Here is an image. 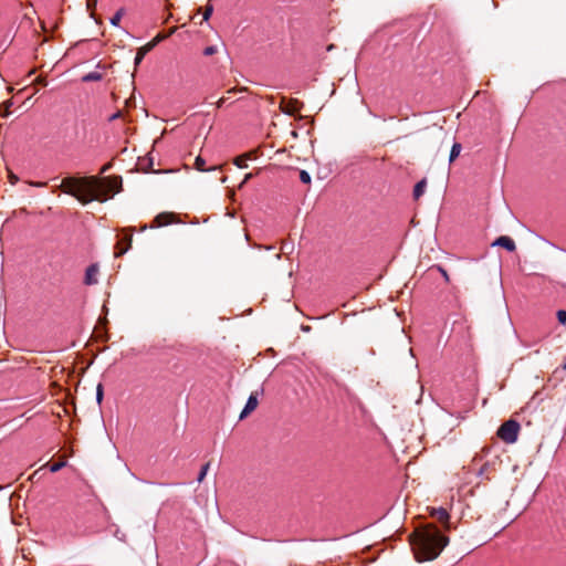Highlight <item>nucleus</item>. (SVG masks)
<instances>
[{
	"mask_svg": "<svg viewBox=\"0 0 566 566\" xmlns=\"http://www.w3.org/2000/svg\"><path fill=\"white\" fill-rule=\"evenodd\" d=\"M156 46V41H151L149 43H147L145 46L138 49L136 55H135V59H134V63L135 65H139L142 63V61L144 60L145 55L154 48Z\"/></svg>",
	"mask_w": 566,
	"mask_h": 566,
	"instance_id": "obj_10",
	"label": "nucleus"
},
{
	"mask_svg": "<svg viewBox=\"0 0 566 566\" xmlns=\"http://www.w3.org/2000/svg\"><path fill=\"white\" fill-rule=\"evenodd\" d=\"M206 160L201 157V156H198L195 160V168L199 171H206Z\"/></svg>",
	"mask_w": 566,
	"mask_h": 566,
	"instance_id": "obj_15",
	"label": "nucleus"
},
{
	"mask_svg": "<svg viewBox=\"0 0 566 566\" xmlns=\"http://www.w3.org/2000/svg\"><path fill=\"white\" fill-rule=\"evenodd\" d=\"M65 465H66L65 461L55 462V463L50 465V471L52 473H55V472L60 471L62 468H64Z\"/></svg>",
	"mask_w": 566,
	"mask_h": 566,
	"instance_id": "obj_18",
	"label": "nucleus"
},
{
	"mask_svg": "<svg viewBox=\"0 0 566 566\" xmlns=\"http://www.w3.org/2000/svg\"><path fill=\"white\" fill-rule=\"evenodd\" d=\"M45 184L44 182H34L32 184V186H35V187H43Z\"/></svg>",
	"mask_w": 566,
	"mask_h": 566,
	"instance_id": "obj_28",
	"label": "nucleus"
},
{
	"mask_svg": "<svg viewBox=\"0 0 566 566\" xmlns=\"http://www.w3.org/2000/svg\"><path fill=\"white\" fill-rule=\"evenodd\" d=\"M97 275H98V265L95 263L88 265L85 271L84 283L86 285L97 284V282H98Z\"/></svg>",
	"mask_w": 566,
	"mask_h": 566,
	"instance_id": "obj_5",
	"label": "nucleus"
},
{
	"mask_svg": "<svg viewBox=\"0 0 566 566\" xmlns=\"http://www.w3.org/2000/svg\"><path fill=\"white\" fill-rule=\"evenodd\" d=\"M431 516L434 517L437 521L446 524L447 528H449L448 523H449L450 515L446 509H443V507L432 509Z\"/></svg>",
	"mask_w": 566,
	"mask_h": 566,
	"instance_id": "obj_9",
	"label": "nucleus"
},
{
	"mask_svg": "<svg viewBox=\"0 0 566 566\" xmlns=\"http://www.w3.org/2000/svg\"><path fill=\"white\" fill-rule=\"evenodd\" d=\"M148 166H153V158L151 157H148Z\"/></svg>",
	"mask_w": 566,
	"mask_h": 566,
	"instance_id": "obj_30",
	"label": "nucleus"
},
{
	"mask_svg": "<svg viewBox=\"0 0 566 566\" xmlns=\"http://www.w3.org/2000/svg\"><path fill=\"white\" fill-rule=\"evenodd\" d=\"M251 177H252V174H247L243 181L240 184L239 187L241 188L248 180H250Z\"/></svg>",
	"mask_w": 566,
	"mask_h": 566,
	"instance_id": "obj_26",
	"label": "nucleus"
},
{
	"mask_svg": "<svg viewBox=\"0 0 566 566\" xmlns=\"http://www.w3.org/2000/svg\"><path fill=\"white\" fill-rule=\"evenodd\" d=\"M462 146L460 143H454L450 150L449 161L452 163L461 153Z\"/></svg>",
	"mask_w": 566,
	"mask_h": 566,
	"instance_id": "obj_13",
	"label": "nucleus"
},
{
	"mask_svg": "<svg viewBox=\"0 0 566 566\" xmlns=\"http://www.w3.org/2000/svg\"><path fill=\"white\" fill-rule=\"evenodd\" d=\"M119 115H120V113H115V114H113V115L109 117V120H114V119L118 118V117H119Z\"/></svg>",
	"mask_w": 566,
	"mask_h": 566,
	"instance_id": "obj_27",
	"label": "nucleus"
},
{
	"mask_svg": "<svg viewBox=\"0 0 566 566\" xmlns=\"http://www.w3.org/2000/svg\"><path fill=\"white\" fill-rule=\"evenodd\" d=\"M174 220V214L172 213H168V212H163V213H159L155 220H154V223L150 224L149 227L150 228H156V227H164V226H168Z\"/></svg>",
	"mask_w": 566,
	"mask_h": 566,
	"instance_id": "obj_8",
	"label": "nucleus"
},
{
	"mask_svg": "<svg viewBox=\"0 0 566 566\" xmlns=\"http://www.w3.org/2000/svg\"><path fill=\"white\" fill-rule=\"evenodd\" d=\"M284 112L287 114H292L294 112V109H284Z\"/></svg>",
	"mask_w": 566,
	"mask_h": 566,
	"instance_id": "obj_32",
	"label": "nucleus"
},
{
	"mask_svg": "<svg viewBox=\"0 0 566 566\" xmlns=\"http://www.w3.org/2000/svg\"><path fill=\"white\" fill-rule=\"evenodd\" d=\"M102 78H103L102 73L90 72L82 77V81L85 83H88V82H97V81H101Z\"/></svg>",
	"mask_w": 566,
	"mask_h": 566,
	"instance_id": "obj_12",
	"label": "nucleus"
},
{
	"mask_svg": "<svg viewBox=\"0 0 566 566\" xmlns=\"http://www.w3.org/2000/svg\"><path fill=\"white\" fill-rule=\"evenodd\" d=\"M258 407V397L254 394H251L245 402L243 410L240 413V420L244 419L249 413H251Z\"/></svg>",
	"mask_w": 566,
	"mask_h": 566,
	"instance_id": "obj_7",
	"label": "nucleus"
},
{
	"mask_svg": "<svg viewBox=\"0 0 566 566\" xmlns=\"http://www.w3.org/2000/svg\"><path fill=\"white\" fill-rule=\"evenodd\" d=\"M103 397H104L103 385L98 384L97 387H96V401H97L98 405L102 403Z\"/></svg>",
	"mask_w": 566,
	"mask_h": 566,
	"instance_id": "obj_17",
	"label": "nucleus"
},
{
	"mask_svg": "<svg viewBox=\"0 0 566 566\" xmlns=\"http://www.w3.org/2000/svg\"><path fill=\"white\" fill-rule=\"evenodd\" d=\"M6 106H7V109H8L10 106H12V102H11V101H8V102L6 103Z\"/></svg>",
	"mask_w": 566,
	"mask_h": 566,
	"instance_id": "obj_29",
	"label": "nucleus"
},
{
	"mask_svg": "<svg viewBox=\"0 0 566 566\" xmlns=\"http://www.w3.org/2000/svg\"><path fill=\"white\" fill-rule=\"evenodd\" d=\"M488 468H489V464H488V463H484V464H483V465L478 470V475H479V476H483V475H484V473L486 472Z\"/></svg>",
	"mask_w": 566,
	"mask_h": 566,
	"instance_id": "obj_25",
	"label": "nucleus"
},
{
	"mask_svg": "<svg viewBox=\"0 0 566 566\" xmlns=\"http://www.w3.org/2000/svg\"><path fill=\"white\" fill-rule=\"evenodd\" d=\"M448 544L449 538L433 524L418 528L410 538L415 558L420 563L436 559Z\"/></svg>",
	"mask_w": 566,
	"mask_h": 566,
	"instance_id": "obj_2",
	"label": "nucleus"
},
{
	"mask_svg": "<svg viewBox=\"0 0 566 566\" xmlns=\"http://www.w3.org/2000/svg\"><path fill=\"white\" fill-rule=\"evenodd\" d=\"M125 234L124 237L118 241L117 243V251L115 252V256L119 258L123 254H125L132 247V240H133V230L127 229L124 230Z\"/></svg>",
	"mask_w": 566,
	"mask_h": 566,
	"instance_id": "obj_4",
	"label": "nucleus"
},
{
	"mask_svg": "<svg viewBox=\"0 0 566 566\" xmlns=\"http://www.w3.org/2000/svg\"><path fill=\"white\" fill-rule=\"evenodd\" d=\"M213 12V7L208 4L205 9L202 20L208 21Z\"/></svg>",
	"mask_w": 566,
	"mask_h": 566,
	"instance_id": "obj_21",
	"label": "nucleus"
},
{
	"mask_svg": "<svg viewBox=\"0 0 566 566\" xmlns=\"http://www.w3.org/2000/svg\"><path fill=\"white\" fill-rule=\"evenodd\" d=\"M209 467H210V463H209V462H208V463H206V464H203V465L201 467V470H200V472H199V474H198V478H197V481H198L199 483H201V482L203 481V479H205V476L207 475V472H208V470H209Z\"/></svg>",
	"mask_w": 566,
	"mask_h": 566,
	"instance_id": "obj_16",
	"label": "nucleus"
},
{
	"mask_svg": "<svg viewBox=\"0 0 566 566\" xmlns=\"http://www.w3.org/2000/svg\"><path fill=\"white\" fill-rule=\"evenodd\" d=\"M124 15V9L120 8L119 10L116 11V13L111 18L109 22L114 27H118L119 25V22H120V19L123 18Z\"/></svg>",
	"mask_w": 566,
	"mask_h": 566,
	"instance_id": "obj_14",
	"label": "nucleus"
},
{
	"mask_svg": "<svg viewBox=\"0 0 566 566\" xmlns=\"http://www.w3.org/2000/svg\"><path fill=\"white\" fill-rule=\"evenodd\" d=\"M426 187H427V180L426 179H421L420 181H418L415 185L413 198L416 200L419 199L424 193Z\"/></svg>",
	"mask_w": 566,
	"mask_h": 566,
	"instance_id": "obj_11",
	"label": "nucleus"
},
{
	"mask_svg": "<svg viewBox=\"0 0 566 566\" xmlns=\"http://www.w3.org/2000/svg\"><path fill=\"white\" fill-rule=\"evenodd\" d=\"M521 426L516 420H507L497 430L499 438L505 443H514L518 438Z\"/></svg>",
	"mask_w": 566,
	"mask_h": 566,
	"instance_id": "obj_3",
	"label": "nucleus"
},
{
	"mask_svg": "<svg viewBox=\"0 0 566 566\" xmlns=\"http://www.w3.org/2000/svg\"><path fill=\"white\" fill-rule=\"evenodd\" d=\"M557 319L562 325H566V311L558 310L556 313Z\"/></svg>",
	"mask_w": 566,
	"mask_h": 566,
	"instance_id": "obj_20",
	"label": "nucleus"
},
{
	"mask_svg": "<svg viewBox=\"0 0 566 566\" xmlns=\"http://www.w3.org/2000/svg\"><path fill=\"white\" fill-rule=\"evenodd\" d=\"M492 245L494 247H501V248H504L505 250H507L509 252H513L515 251L516 249V245H515V242L512 238L507 237V235H501L493 243Z\"/></svg>",
	"mask_w": 566,
	"mask_h": 566,
	"instance_id": "obj_6",
	"label": "nucleus"
},
{
	"mask_svg": "<svg viewBox=\"0 0 566 566\" xmlns=\"http://www.w3.org/2000/svg\"><path fill=\"white\" fill-rule=\"evenodd\" d=\"M300 180L303 184H310L311 182V175L306 170L300 171Z\"/></svg>",
	"mask_w": 566,
	"mask_h": 566,
	"instance_id": "obj_19",
	"label": "nucleus"
},
{
	"mask_svg": "<svg viewBox=\"0 0 566 566\" xmlns=\"http://www.w3.org/2000/svg\"><path fill=\"white\" fill-rule=\"evenodd\" d=\"M217 46L216 45H209L207 46L205 50H203V54L206 56H210V55H213L214 53H217Z\"/></svg>",
	"mask_w": 566,
	"mask_h": 566,
	"instance_id": "obj_22",
	"label": "nucleus"
},
{
	"mask_svg": "<svg viewBox=\"0 0 566 566\" xmlns=\"http://www.w3.org/2000/svg\"><path fill=\"white\" fill-rule=\"evenodd\" d=\"M60 188L66 195L73 196L83 205L93 200L105 201L122 189L120 177H66L62 180Z\"/></svg>",
	"mask_w": 566,
	"mask_h": 566,
	"instance_id": "obj_1",
	"label": "nucleus"
},
{
	"mask_svg": "<svg viewBox=\"0 0 566 566\" xmlns=\"http://www.w3.org/2000/svg\"><path fill=\"white\" fill-rule=\"evenodd\" d=\"M161 40V38L158 35L153 41H156V44Z\"/></svg>",
	"mask_w": 566,
	"mask_h": 566,
	"instance_id": "obj_31",
	"label": "nucleus"
},
{
	"mask_svg": "<svg viewBox=\"0 0 566 566\" xmlns=\"http://www.w3.org/2000/svg\"><path fill=\"white\" fill-rule=\"evenodd\" d=\"M437 269L442 274L444 280L448 282L449 281V275H448L447 271L441 265H437Z\"/></svg>",
	"mask_w": 566,
	"mask_h": 566,
	"instance_id": "obj_24",
	"label": "nucleus"
},
{
	"mask_svg": "<svg viewBox=\"0 0 566 566\" xmlns=\"http://www.w3.org/2000/svg\"><path fill=\"white\" fill-rule=\"evenodd\" d=\"M234 164H235L239 168H245V167H247L245 158H242V157H238V158L234 160Z\"/></svg>",
	"mask_w": 566,
	"mask_h": 566,
	"instance_id": "obj_23",
	"label": "nucleus"
}]
</instances>
